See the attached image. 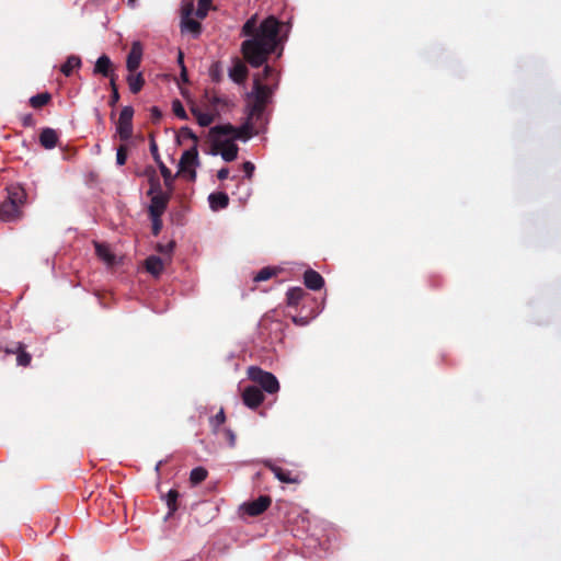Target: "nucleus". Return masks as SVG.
<instances>
[{
    "label": "nucleus",
    "mask_w": 561,
    "mask_h": 561,
    "mask_svg": "<svg viewBox=\"0 0 561 561\" xmlns=\"http://www.w3.org/2000/svg\"><path fill=\"white\" fill-rule=\"evenodd\" d=\"M127 160V148L122 145L117 148L116 162L118 165H124Z\"/></svg>",
    "instance_id": "39"
},
{
    "label": "nucleus",
    "mask_w": 561,
    "mask_h": 561,
    "mask_svg": "<svg viewBox=\"0 0 561 561\" xmlns=\"http://www.w3.org/2000/svg\"><path fill=\"white\" fill-rule=\"evenodd\" d=\"M58 135L53 128L46 127L39 134V144L45 149H53L57 146Z\"/></svg>",
    "instance_id": "17"
},
{
    "label": "nucleus",
    "mask_w": 561,
    "mask_h": 561,
    "mask_svg": "<svg viewBox=\"0 0 561 561\" xmlns=\"http://www.w3.org/2000/svg\"><path fill=\"white\" fill-rule=\"evenodd\" d=\"M228 175H229V170H228L227 168H222V169H220V170L218 171V173H217V178H218L219 180H221V181H222V180H226V179L228 178Z\"/></svg>",
    "instance_id": "51"
},
{
    "label": "nucleus",
    "mask_w": 561,
    "mask_h": 561,
    "mask_svg": "<svg viewBox=\"0 0 561 561\" xmlns=\"http://www.w3.org/2000/svg\"><path fill=\"white\" fill-rule=\"evenodd\" d=\"M273 68L268 65H265L264 69H263V72H262V77L261 76H256L255 78H260L261 81L263 82V80H268L270 77L272 76L273 73Z\"/></svg>",
    "instance_id": "48"
},
{
    "label": "nucleus",
    "mask_w": 561,
    "mask_h": 561,
    "mask_svg": "<svg viewBox=\"0 0 561 561\" xmlns=\"http://www.w3.org/2000/svg\"><path fill=\"white\" fill-rule=\"evenodd\" d=\"M213 0H198V5L195 14L198 19L203 20L207 16V13L211 7Z\"/></svg>",
    "instance_id": "34"
},
{
    "label": "nucleus",
    "mask_w": 561,
    "mask_h": 561,
    "mask_svg": "<svg viewBox=\"0 0 561 561\" xmlns=\"http://www.w3.org/2000/svg\"><path fill=\"white\" fill-rule=\"evenodd\" d=\"M51 100V95L48 92L38 93L30 99V105L34 108H41Z\"/></svg>",
    "instance_id": "30"
},
{
    "label": "nucleus",
    "mask_w": 561,
    "mask_h": 561,
    "mask_svg": "<svg viewBox=\"0 0 561 561\" xmlns=\"http://www.w3.org/2000/svg\"><path fill=\"white\" fill-rule=\"evenodd\" d=\"M242 168H243V171L245 173V176L250 180L252 178V175H253L254 170H255L254 164L252 162H250V161H247V162L243 163Z\"/></svg>",
    "instance_id": "46"
},
{
    "label": "nucleus",
    "mask_w": 561,
    "mask_h": 561,
    "mask_svg": "<svg viewBox=\"0 0 561 561\" xmlns=\"http://www.w3.org/2000/svg\"><path fill=\"white\" fill-rule=\"evenodd\" d=\"M208 202L213 210L224 209L229 205V197L224 192L211 193Z\"/></svg>",
    "instance_id": "20"
},
{
    "label": "nucleus",
    "mask_w": 561,
    "mask_h": 561,
    "mask_svg": "<svg viewBox=\"0 0 561 561\" xmlns=\"http://www.w3.org/2000/svg\"><path fill=\"white\" fill-rule=\"evenodd\" d=\"M21 121L24 127H33L35 125V119L32 114L22 115Z\"/></svg>",
    "instance_id": "47"
},
{
    "label": "nucleus",
    "mask_w": 561,
    "mask_h": 561,
    "mask_svg": "<svg viewBox=\"0 0 561 561\" xmlns=\"http://www.w3.org/2000/svg\"><path fill=\"white\" fill-rule=\"evenodd\" d=\"M152 221V233L158 236L162 229V220L161 217H150Z\"/></svg>",
    "instance_id": "42"
},
{
    "label": "nucleus",
    "mask_w": 561,
    "mask_h": 561,
    "mask_svg": "<svg viewBox=\"0 0 561 561\" xmlns=\"http://www.w3.org/2000/svg\"><path fill=\"white\" fill-rule=\"evenodd\" d=\"M276 274L274 268L271 267H264L262 268L255 276L254 282H264L270 279Z\"/></svg>",
    "instance_id": "37"
},
{
    "label": "nucleus",
    "mask_w": 561,
    "mask_h": 561,
    "mask_svg": "<svg viewBox=\"0 0 561 561\" xmlns=\"http://www.w3.org/2000/svg\"><path fill=\"white\" fill-rule=\"evenodd\" d=\"M178 137L182 138V139H191V140H193L194 146H197L198 137L187 126L181 127V129L179 130V136Z\"/></svg>",
    "instance_id": "36"
},
{
    "label": "nucleus",
    "mask_w": 561,
    "mask_h": 561,
    "mask_svg": "<svg viewBox=\"0 0 561 561\" xmlns=\"http://www.w3.org/2000/svg\"><path fill=\"white\" fill-rule=\"evenodd\" d=\"M107 78L110 79L111 90H118L116 85L117 75L115 73V71L112 72V76H108Z\"/></svg>",
    "instance_id": "50"
},
{
    "label": "nucleus",
    "mask_w": 561,
    "mask_h": 561,
    "mask_svg": "<svg viewBox=\"0 0 561 561\" xmlns=\"http://www.w3.org/2000/svg\"><path fill=\"white\" fill-rule=\"evenodd\" d=\"M4 353L7 354H16L19 351L16 350V343L12 344L11 346H5L2 348Z\"/></svg>",
    "instance_id": "52"
},
{
    "label": "nucleus",
    "mask_w": 561,
    "mask_h": 561,
    "mask_svg": "<svg viewBox=\"0 0 561 561\" xmlns=\"http://www.w3.org/2000/svg\"><path fill=\"white\" fill-rule=\"evenodd\" d=\"M27 194L25 190L20 185H12L8 188V198L7 201L14 202L15 205L22 208V206L26 203Z\"/></svg>",
    "instance_id": "18"
},
{
    "label": "nucleus",
    "mask_w": 561,
    "mask_h": 561,
    "mask_svg": "<svg viewBox=\"0 0 561 561\" xmlns=\"http://www.w3.org/2000/svg\"><path fill=\"white\" fill-rule=\"evenodd\" d=\"M226 422V414L221 408L219 412L209 421L210 427L214 433H218L219 427Z\"/></svg>",
    "instance_id": "33"
},
{
    "label": "nucleus",
    "mask_w": 561,
    "mask_h": 561,
    "mask_svg": "<svg viewBox=\"0 0 561 561\" xmlns=\"http://www.w3.org/2000/svg\"><path fill=\"white\" fill-rule=\"evenodd\" d=\"M181 78L183 81H187V72L185 67H182Z\"/></svg>",
    "instance_id": "54"
},
{
    "label": "nucleus",
    "mask_w": 561,
    "mask_h": 561,
    "mask_svg": "<svg viewBox=\"0 0 561 561\" xmlns=\"http://www.w3.org/2000/svg\"><path fill=\"white\" fill-rule=\"evenodd\" d=\"M146 270L153 276L158 277L163 271V261L161 257L151 255L146 259Z\"/></svg>",
    "instance_id": "22"
},
{
    "label": "nucleus",
    "mask_w": 561,
    "mask_h": 561,
    "mask_svg": "<svg viewBox=\"0 0 561 561\" xmlns=\"http://www.w3.org/2000/svg\"><path fill=\"white\" fill-rule=\"evenodd\" d=\"M293 321H294V323L299 324V325H305V324H307V320H306L305 318H297V317H294V318H293Z\"/></svg>",
    "instance_id": "53"
},
{
    "label": "nucleus",
    "mask_w": 561,
    "mask_h": 561,
    "mask_svg": "<svg viewBox=\"0 0 561 561\" xmlns=\"http://www.w3.org/2000/svg\"><path fill=\"white\" fill-rule=\"evenodd\" d=\"M248 68L245 64L237 59L229 70V77L237 83H242L248 77Z\"/></svg>",
    "instance_id": "16"
},
{
    "label": "nucleus",
    "mask_w": 561,
    "mask_h": 561,
    "mask_svg": "<svg viewBox=\"0 0 561 561\" xmlns=\"http://www.w3.org/2000/svg\"><path fill=\"white\" fill-rule=\"evenodd\" d=\"M96 255L105 263L112 265L115 262V255L111 252L108 245L95 242Z\"/></svg>",
    "instance_id": "26"
},
{
    "label": "nucleus",
    "mask_w": 561,
    "mask_h": 561,
    "mask_svg": "<svg viewBox=\"0 0 561 561\" xmlns=\"http://www.w3.org/2000/svg\"><path fill=\"white\" fill-rule=\"evenodd\" d=\"M304 283L311 290H320L324 285V279L317 271L307 270L304 274Z\"/></svg>",
    "instance_id": "15"
},
{
    "label": "nucleus",
    "mask_w": 561,
    "mask_h": 561,
    "mask_svg": "<svg viewBox=\"0 0 561 561\" xmlns=\"http://www.w3.org/2000/svg\"><path fill=\"white\" fill-rule=\"evenodd\" d=\"M174 247H175V242L174 241H170L167 244L159 243L157 245V250L159 252L163 253V254H170V253H172Z\"/></svg>",
    "instance_id": "41"
},
{
    "label": "nucleus",
    "mask_w": 561,
    "mask_h": 561,
    "mask_svg": "<svg viewBox=\"0 0 561 561\" xmlns=\"http://www.w3.org/2000/svg\"><path fill=\"white\" fill-rule=\"evenodd\" d=\"M282 23L273 15L264 19L257 26L256 15L250 18L242 26V35L250 37L241 44L244 60L253 68L265 65L268 57L278 50L282 56L283 42L286 37L280 35Z\"/></svg>",
    "instance_id": "1"
},
{
    "label": "nucleus",
    "mask_w": 561,
    "mask_h": 561,
    "mask_svg": "<svg viewBox=\"0 0 561 561\" xmlns=\"http://www.w3.org/2000/svg\"><path fill=\"white\" fill-rule=\"evenodd\" d=\"M22 217L21 207L14 204L12 201H4L0 205V220L11 222Z\"/></svg>",
    "instance_id": "11"
},
{
    "label": "nucleus",
    "mask_w": 561,
    "mask_h": 561,
    "mask_svg": "<svg viewBox=\"0 0 561 561\" xmlns=\"http://www.w3.org/2000/svg\"><path fill=\"white\" fill-rule=\"evenodd\" d=\"M272 94L273 89L270 85L264 84L260 78H254L252 91L247 94L245 102L267 106Z\"/></svg>",
    "instance_id": "5"
},
{
    "label": "nucleus",
    "mask_w": 561,
    "mask_h": 561,
    "mask_svg": "<svg viewBox=\"0 0 561 561\" xmlns=\"http://www.w3.org/2000/svg\"><path fill=\"white\" fill-rule=\"evenodd\" d=\"M81 67V58L76 55H70L66 62L60 67V71L66 76L70 77L72 75L73 69H78Z\"/></svg>",
    "instance_id": "25"
},
{
    "label": "nucleus",
    "mask_w": 561,
    "mask_h": 561,
    "mask_svg": "<svg viewBox=\"0 0 561 561\" xmlns=\"http://www.w3.org/2000/svg\"><path fill=\"white\" fill-rule=\"evenodd\" d=\"M159 169H160V172H161V175L164 180V185L168 187V188H172V184H173V175L170 171V169L163 163V162H160L159 164Z\"/></svg>",
    "instance_id": "35"
},
{
    "label": "nucleus",
    "mask_w": 561,
    "mask_h": 561,
    "mask_svg": "<svg viewBox=\"0 0 561 561\" xmlns=\"http://www.w3.org/2000/svg\"><path fill=\"white\" fill-rule=\"evenodd\" d=\"M260 128L254 122L245 119L240 127H234L231 124L217 125L209 129V137L215 136H231L232 139L248 140L253 135L259 134Z\"/></svg>",
    "instance_id": "2"
},
{
    "label": "nucleus",
    "mask_w": 561,
    "mask_h": 561,
    "mask_svg": "<svg viewBox=\"0 0 561 561\" xmlns=\"http://www.w3.org/2000/svg\"><path fill=\"white\" fill-rule=\"evenodd\" d=\"M172 111L174 113V115L181 119H187L188 116L184 110V106L183 104L181 103L180 100H174L172 102Z\"/></svg>",
    "instance_id": "38"
},
{
    "label": "nucleus",
    "mask_w": 561,
    "mask_h": 561,
    "mask_svg": "<svg viewBox=\"0 0 561 561\" xmlns=\"http://www.w3.org/2000/svg\"><path fill=\"white\" fill-rule=\"evenodd\" d=\"M199 164L197 146H193L191 149L185 150L180 159V172L186 173L190 181H195L196 171L195 167Z\"/></svg>",
    "instance_id": "7"
},
{
    "label": "nucleus",
    "mask_w": 561,
    "mask_h": 561,
    "mask_svg": "<svg viewBox=\"0 0 561 561\" xmlns=\"http://www.w3.org/2000/svg\"><path fill=\"white\" fill-rule=\"evenodd\" d=\"M119 101V93L118 90H112L111 96H110V106H115L116 103Z\"/></svg>",
    "instance_id": "49"
},
{
    "label": "nucleus",
    "mask_w": 561,
    "mask_h": 561,
    "mask_svg": "<svg viewBox=\"0 0 561 561\" xmlns=\"http://www.w3.org/2000/svg\"><path fill=\"white\" fill-rule=\"evenodd\" d=\"M207 470L204 467H196L191 471L190 481L193 485L199 484L207 478Z\"/></svg>",
    "instance_id": "31"
},
{
    "label": "nucleus",
    "mask_w": 561,
    "mask_h": 561,
    "mask_svg": "<svg viewBox=\"0 0 561 561\" xmlns=\"http://www.w3.org/2000/svg\"><path fill=\"white\" fill-rule=\"evenodd\" d=\"M141 61V50L136 45L133 46L130 51L128 53L127 60H126V67L129 72L136 71Z\"/></svg>",
    "instance_id": "21"
},
{
    "label": "nucleus",
    "mask_w": 561,
    "mask_h": 561,
    "mask_svg": "<svg viewBox=\"0 0 561 561\" xmlns=\"http://www.w3.org/2000/svg\"><path fill=\"white\" fill-rule=\"evenodd\" d=\"M162 117V112L159 110V107L157 106H152L150 108V119L152 123H158L160 122Z\"/></svg>",
    "instance_id": "44"
},
{
    "label": "nucleus",
    "mask_w": 561,
    "mask_h": 561,
    "mask_svg": "<svg viewBox=\"0 0 561 561\" xmlns=\"http://www.w3.org/2000/svg\"><path fill=\"white\" fill-rule=\"evenodd\" d=\"M204 98L208 106L215 112V114H218L219 107H224L225 105H227V100L222 99L216 93H210L206 91Z\"/></svg>",
    "instance_id": "24"
},
{
    "label": "nucleus",
    "mask_w": 561,
    "mask_h": 561,
    "mask_svg": "<svg viewBox=\"0 0 561 561\" xmlns=\"http://www.w3.org/2000/svg\"><path fill=\"white\" fill-rule=\"evenodd\" d=\"M306 295L307 293L301 287L289 288L286 293L287 305L289 307H297Z\"/></svg>",
    "instance_id": "23"
},
{
    "label": "nucleus",
    "mask_w": 561,
    "mask_h": 561,
    "mask_svg": "<svg viewBox=\"0 0 561 561\" xmlns=\"http://www.w3.org/2000/svg\"><path fill=\"white\" fill-rule=\"evenodd\" d=\"M224 434H225V437L229 444L230 447H234L236 445V434L232 432V430L230 428H225L224 430Z\"/></svg>",
    "instance_id": "45"
},
{
    "label": "nucleus",
    "mask_w": 561,
    "mask_h": 561,
    "mask_svg": "<svg viewBox=\"0 0 561 561\" xmlns=\"http://www.w3.org/2000/svg\"><path fill=\"white\" fill-rule=\"evenodd\" d=\"M219 137L220 136L210 137L213 140L211 153H220L221 158L227 162L234 161L238 157V146L232 140H220Z\"/></svg>",
    "instance_id": "6"
},
{
    "label": "nucleus",
    "mask_w": 561,
    "mask_h": 561,
    "mask_svg": "<svg viewBox=\"0 0 561 561\" xmlns=\"http://www.w3.org/2000/svg\"><path fill=\"white\" fill-rule=\"evenodd\" d=\"M272 503L267 495H261L256 500L244 504V511L250 516H259L265 512Z\"/></svg>",
    "instance_id": "12"
},
{
    "label": "nucleus",
    "mask_w": 561,
    "mask_h": 561,
    "mask_svg": "<svg viewBox=\"0 0 561 561\" xmlns=\"http://www.w3.org/2000/svg\"><path fill=\"white\" fill-rule=\"evenodd\" d=\"M180 494L176 490L171 489L165 495V503L169 508L168 515L171 516L178 511V499Z\"/></svg>",
    "instance_id": "29"
},
{
    "label": "nucleus",
    "mask_w": 561,
    "mask_h": 561,
    "mask_svg": "<svg viewBox=\"0 0 561 561\" xmlns=\"http://www.w3.org/2000/svg\"><path fill=\"white\" fill-rule=\"evenodd\" d=\"M133 116L134 108L131 106H124L122 108L116 124V131L122 141H127L133 136Z\"/></svg>",
    "instance_id": "8"
},
{
    "label": "nucleus",
    "mask_w": 561,
    "mask_h": 561,
    "mask_svg": "<svg viewBox=\"0 0 561 561\" xmlns=\"http://www.w3.org/2000/svg\"><path fill=\"white\" fill-rule=\"evenodd\" d=\"M248 377L268 393H275L279 390L277 378L272 373L265 371L257 366H250L248 368Z\"/></svg>",
    "instance_id": "4"
},
{
    "label": "nucleus",
    "mask_w": 561,
    "mask_h": 561,
    "mask_svg": "<svg viewBox=\"0 0 561 561\" xmlns=\"http://www.w3.org/2000/svg\"><path fill=\"white\" fill-rule=\"evenodd\" d=\"M182 25L195 37H197L202 32V24L192 18L182 20Z\"/></svg>",
    "instance_id": "32"
},
{
    "label": "nucleus",
    "mask_w": 561,
    "mask_h": 561,
    "mask_svg": "<svg viewBox=\"0 0 561 561\" xmlns=\"http://www.w3.org/2000/svg\"><path fill=\"white\" fill-rule=\"evenodd\" d=\"M264 400L262 390L256 386H248L242 392V401L250 409H256Z\"/></svg>",
    "instance_id": "9"
},
{
    "label": "nucleus",
    "mask_w": 561,
    "mask_h": 561,
    "mask_svg": "<svg viewBox=\"0 0 561 561\" xmlns=\"http://www.w3.org/2000/svg\"><path fill=\"white\" fill-rule=\"evenodd\" d=\"M148 195L151 196L148 209L149 216L161 217L168 207L170 194L162 192L160 182L154 176L150 179V190L148 191Z\"/></svg>",
    "instance_id": "3"
},
{
    "label": "nucleus",
    "mask_w": 561,
    "mask_h": 561,
    "mask_svg": "<svg viewBox=\"0 0 561 561\" xmlns=\"http://www.w3.org/2000/svg\"><path fill=\"white\" fill-rule=\"evenodd\" d=\"M126 80H127L130 92L134 94L140 92V90L142 89V87L145 84V79L140 72L136 73V75L130 72V75H128Z\"/></svg>",
    "instance_id": "27"
},
{
    "label": "nucleus",
    "mask_w": 561,
    "mask_h": 561,
    "mask_svg": "<svg viewBox=\"0 0 561 561\" xmlns=\"http://www.w3.org/2000/svg\"><path fill=\"white\" fill-rule=\"evenodd\" d=\"M190 111L196 118L198 125L202 127H207L215 121L216 114L204 113L197 105H192Z\"/></svg>",
    "instance_id": "19"
},
{
    "label": "nucleus",
    "mask_w": 561,
    "mask_h": 561,
    "mask_svg": "<svg viewBox=\"0 0 561 561\" xmlns=\"http://www.w3.org/2000/svg\"><path fill=\"white\" fill-rule=\"evenodd\" d=\"M183 57H184V56H183V53L180 50V51H179V56H178V61H179V64L181 65V67H185V66H184V62H183Z\"/></svg>",
    "instance_id": "55"
},
{
    "label": "nucleus",
    "mask_w": 561,
    "mask_h": 561,
    "mask_svg": "<svg viewBox=\"0 0 561 561\" xmlns=\"http://www.w3.org/2000/svg\"><path fill=\"white\" fill-rule=\"evenodd\" d=\"M115 71V67L107 55H102L95 61L93 73L101 75L103 77L112 76V72Z\"/></svg>",
    "instance_id": "14"
},
{
    "label": "nucleus",
    "mask_w": 561,
    "mask_h": 561,
    "mask_svg": "<svg viewBox=\"0 0 561 561\" xmlns=\"http://www.w3.org/2000/svg\"><path fill=\"white\" fill-rule=\"evenodd\" d=\"M264 465L283 483H294V484H296V483L300 482L299 476L298 474H293V472L289 471V470H285V469H283L280 467L272 463L271 461H265Z\"/></svg>",
    "instance_id": "13"
},
{
    "label": "nucleus",
    "mask_w": 561,
    "mask_h": 561,
    "mask_svg": "<svg viewBox=\"0 0 561 561\" xmlns=\"http://www.w3.org/2000/svg\"><path fill=\"white\" fill-rule=\"evenodd\" d=\"M16 363L19 366L27 367L31 364L32 355L25 351V345L21 342L16 343Z\"/></svg>",
    "instance_id": "28"
},
{
    "label": "nucleus",
    "mask_w": 561,
    "mask_h": 561,
    "mask_svg": "<svg viewBox=\"0 0 561 561\" xmlns=\"http://www.w3.org/2000/svg\"><path fill=\"white\" fill-rule=\"evenodd\" d=\"M194 12V4L192 1L186 2L182 5L181 13H182V20L191 18Z\"/></svg>",
    "instance_id": "40"
},
{
    "label": "nucleus",
    "mask_w": 561,
    "mask_h": 561,
    "mask_svg": "<svg viewBox=\"0 0 561 561\" xmlns=\"http://www.w3.org/2000/svg\"><path fill=\"white\" fill-rule=\"evenodd\" d=\"M150 152L154 159V161L158 163V165L160 164V162H163L160 158V154H159V151H158V146L156 144V141L152 139L151 142H150Z\"/></svg>",
    "instance_id": "43"
},
{
    "label": "nucleus",
    "mask_w": 561,
    "mask_h": 561,
    "mask_svg": "<svg viewBox=\"0 0 561 561\" xmlns=\"http://www.w3.org/2000/svg\"><path fill=\"white\" fill-rule=\"evenodd\" d=\"M245 113H247V119L254 122V124L261 128L263 127L267 121L265 119L264 113H265V105H259L254 103L245 102Z\"/></svg>",
    "instance_id": "10"
},
{
    "label": "nucleus",
    "mask_w": 561,
    "mask_h": 561,
    "mask_svg": "<svg viewBox=\"0 0 561 561\" xmlns=\"http://www.w3.org/2000/svg\"><path fill=\"white\" fill-rule=\"evenodd\" d=\"M136 1H137V0H128V4H129L130 7H135Z\"/></svg>",
    "instance_id": "56"
}]
</instances>
